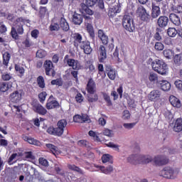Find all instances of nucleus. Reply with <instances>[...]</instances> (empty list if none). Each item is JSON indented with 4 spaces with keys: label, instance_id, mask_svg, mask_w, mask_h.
Here are the masks:
<instances>
[{
    "label": "nucleus",
    "instance_id": "obj_31",
    "mask_svg": "<svg viewBox=\"0 0 182 182\" xmlns=\"http://www.w3.org/2000/svg\"><path fill=\"white\" fill-rule=\"evenodd\" d=\"M39 18L41 19H43L45 16H49V11H48V8L46 6H40L39 8Z\"/></svg>",
    "mask_w": 182,
    "mask_h": 182
},
{
    "label": "nucleus",
    "instance_id": "obj_52",
    "mask_svg": "<svg viewBox=\"0 0 182 182\" xmlns=\"http://www.w3.org/2000/svg\"><path fill=\"white\" fill-rule=\"evenodd\" d=\"M99 2V0H86L85 4L86 6H95Z\"/></svg>",
    "mask_w": 182,
    "mask_h": 182
},
{
    "label": "nucleus",
    "instance_id": "obj_41",
    "mask_svg": "<svg viewBox=\"0 0 182 182\" xmlns=\"http://www.w3.org/2000/svg\"><path fill=\"white\" fill-rule=\"evenodd\" d=\"M102 96L104 98V100H105L107 103V106H112L113 103L112 102V100L110 99V96L108 95L106 92H102Z\"/></svg>",
    "mask_w": 182,
    "mask_h": 182
},
{
    "label": "nucleus",
    "instance_id": "obj_2",
    "mask_svg": "<svg viewBox=\"0 0 182 182\" xmlns=\"http://www.w3.org/2000/svg\"><path fill=\"white\" fill-rule=\"evenodd\" d=\"M26 19L19 17L13 23L11 27V36L13 39H18V35H23V25H25Z\"/></svg>",
    "mask_w": 182,
    "mask_h": 182
},
{
    "label": "nucleus",
    "instance_id": "obj_6",
    "mask_svg": "<svg viewBox=\"0 0 182 182\" xmlns=\"http://www.w3.org/2000/svg\"><path fill=\"white\" fill-rule=\"evenodd\" d=\"M122 26L128 32H133L136 31V27L134 26V23L133 22V18L130 15L125 14L122 18Z\"/></svg>",
    "mask_w": 182,
    "mask_h": 182
},
{
    "label": "nucleus",
    "instance_id": "obj_9",
    "mask_svg": "<svg viewBox=\"0 0 182 182\" xmlns=\"http://www.w3.org/2000/svg\"><path fill=\"white\" fill-rule=\"evenodd\" d=\"M85 19V25L87 28V31L89 33L90 38L95 39V29L93 28V26L92 25V18L90 16H83Z\"/></svg>",
    "mask_w": 182,
    "mask_h": 182
},
{
    "label": "nucleus",
    "instance_id": "obj_61",
    "mask_svg": "<svg viewBox=\"0 0 182 182\" xmlns=\"http://www.w3.org/2000/svg\"><path fill=\"white\" fill-rule=\"evenodd\" d=\"M60 29V27L59 26V24L58 23H54L53 25L50 26V31H59Z\"/></svg>",
    "mask_w": 182,
    "mask_h": 182
},
{
    "label": "nucleus",
    "instance_id": "obj_36",
    "mask_svg": "<svg viewBox=\"0 0 182 182\" xmlns=\"http://www.w3.org/2000/svg\"><path fill=\"white\" fill-rule=\"evenodd\" d=\"M68 168L71 170V171H75L76 173H79V174H83V171L82 168L76 166L75 164H68Z\"/></svg>",
    "mask_w": 182,
    "mask_h": 182
},
{
    "label": "nucleus",
    "instance_id": "obj_34",
    "mask_svg": "<svg viewBox=\"0 0 182 182\" xmlns=\"http://www.w3.org/2000/svg\"><path fill=\"white\" fill-rule=\"evenodd\" d=\"M102 163H109L110 164H113V156L109 154H105L102 156Z\"/></svg>",
    "mask_w": 182,
    "mask_h": 182
},
{
    "label": "nucleus",
    "instance_id": "obj_10",
    "mask_svg": "<svg viewBox=\"0 0 182 182\" xmlns=\"http://www.w3.org/2000/svg\"><path fill=\"white\" fill-rule=\"evenodd\" d=\"M43 66L46 70V76H50L51 72V76H53V77H55V76L56 75V71H55V66H53V63L50 60H46L44 62Z\"/></svg>",
    "mask_w": 182,
    "mask_h": 182
},
{
    "label": "nucleus",
    "instance_id": "obj_40",
    "mask_svg": "<svg viewBox=\"0 0 182 182\" xmlns=\"http://www.w3.org/2000/svg\"><path fill=\"white\" fill-rule=\"evenodd\" d=\"M100 168L104 174H110V173H112L113 171V166H109L107 168H105V166H100Z\"/></svg>",
    "mask_w": 182,
    "mask_h": 182
},
{
    "label": "nucleus",
    "instance_id": "obj_12",
    "mask_svg": "<svg viewBox=\"0 0 182 182\" xmlns=\"http://www.w3.org/2000/svg\"><path fill=\"white\" fill-rule=\"evenodd\" d=\"M9 99L11 103H19L22 100V91L20 90L13 91L9 95Z\"/></svg>",
    "mask_w": 182,
    "mask_h": 182
},
{
    "label": "nucleus",
    "instance_id": "obj_27",
    "mask_svg": "<svg viewBox=\"0 0 182 182\" xmlns=\"http://www.w3.org/2000/svg\"><path fill=\"white\" fill-rule=\"evenodd\" d=\"M159 85L164 92H168L171 89V84L167 80L159 81Z\"/></svg>",
    "mask_w": 182,
    "mask_h": 182
},
{
    "label": "nucleus",
    "instance_id": "obj_26",
    "mask_svg": "<svg viewBox=\"0 0 182 182\" xmlns=\"http://www.w3.org/2000/svg\"><path fill=\"white\" fill-rule=\"evenodd\" d=\"M83 15L75 13L73 16V23L74 25H81L83 22Z\"/></svg>",
    "mask_w": 182,
    "mask_h": 182
},
{
    "label": "nucleus",
    "instance_id": "obj_35",
    "mask_svg": "<svg viewBox=\"0 0 182 182\" xmlns=\"http://www.w3.org/2000/svg\"><path fill=\"white\" fill-rule=\"evenodd\" d=\"M14 69L17 73H18L19 77H22L25 75V68L19 64H15Z\"/></svg>",
    "mask_w": 182,
    "mask_h": 182
},
{
    "label": "nucleus",
    "instance_id": "obj_20",
    "mask_svg": "<svg viewBox=\"0 0 182 182\" xmlns=\"http://www.w3.org/2000/svg\"><path fill=\"white\" fill-rule=\"evenodd\" d=\"M51 97H53V95L50 96L46 105V109H48V110H50L52 109H56V107H59V102L55 100H50Z\"/></svg>",
    "mask_w": 182,
    "mask_h": 182
},
{
    "label": "nucleus",
    "instance_id": "obj_50",
    "mask_svg": "<svg viewBox=\"0 0 182 182\" xmlns=\"http://www.w3.org/2000/svg\"><path fill=\"white\" fill-rule=\"evenodd\" d=\"M154 49L156 50L158 52L160 50H163V49H164V44L161 42H156L154 46Z\"/></svg>",
    "mask_w": 182,
    "mask_h": 182
},
{
    "label": "nucleus",
    "instance_id": "obj_18",
    "mask_svg": "<svg viewBox=\"0 0 182 182\" xmlns=\"http://www.w3.org/2000/svg\"><path fill=\"white\" fill-rule=\"evenodd\" d=\"M161 96V92L160 90H154L149 93L148 97L151 102H157V100H159Z\"/></svg>",
    "mask_w": 182,
    "mask_h": 182
},
{
    "label": "nucleus",
    "instance_id": "obj_17",
    "mask_svg": "<svg viewBox=\"0 0 182 182\" xmlns=\"http://www.w3.org/2000/svg\"><path fill=\"white\" fill-rule=\"evenodd\" d=\"M151 16L154 19H156V18H159L160 15H161V10H160V6H156V3H151Z\"/></svg>",
    "mask_w": 182,
    "mask_h": 182
},
{
    "label": "nucleus",
    "instance_id": "obj_58",
    "mask_svg": "<svg viewBox=\"0 0 182 182\" xmlns=\"http://www.w3.org/2000/svg\"><path fill=\"white\" fill-rule=\"evenodd\" d=\"M176 87H177L178 90H181L182 92V80H178L174 82Z\"/></svg>",
    "mask_w": 182,
    "mask_h": 182
},
{
    "label": "nucleus",
    "instance_id": "obj_47",
    "mask_svg": "<svg viewBox=\"0 0 182 182\" xmlns=\"http://www.w3.org/2000/svg\"><path fill=\"white\" fill-rule=\"evenodd\" d=\"M51 85H56V86H63V81L60 78H57L55 80H51Z\"/></svg>",
    "mask_w": 182,
    "mask_h": 182
},
{
    "label": "nucleus",
    "instance_id": "obj_16",
    "mask_svg": "<svg viewBox=\"0 0 182 182\" xmlns=\"http://www.w3.org/2000/svg\"><path fill=\"white\" fill-rule=\"evenodd\" d=\"M168 17L166 16H161L157 19V25L159 28L164 29L168 25Z\"/></svg>",
    "mask_w": 182,
    "mask_h": 182
},
{
    "label": "nucleus",
    "instance_id": "obj_59",
    "mask_svg": "<svg viewBox=\"0 0 182 182\" xmlns=\"http://www.w3.org/2000/svg\"><path fill=\"white\" fill-rule=\"evenodd\" d=\"M149 79L150 82H156V80H157L159 77H157V74L152 73H150Z\"/></svg>",
    "mask_w": 182,
    "mask_h": 182
},
{
    "label": "nucleus",
    "instance_id": "obj_51",
    "mask_svg": "<svg viewBox=\"0 0 182 182\" xmlns=\"http://www.w3.org/2000/svg\"><path fill=\"white\" fill-rule=\"evenodd\" d=\"M87 68H88L90 72H91L92 73H94L95 68V65H93V63H92V61L88 60L87 61Z\"/></svg>",
    "mask_w": 182,
    "mask_h": 182
},
{
    "label": "nucleus",
    "instance_id": "obj_39",
    "mask_svg": "<svg viewBox=\"0 0 182 182\" xmlns=\"http://www.w3.org/2000/svg\"><path fill=\"white\" fill-rule=\"evenodd\" d=\"M178 33V30L176 28H168L167 30V34L170 36V38H176Z\"/></svg>",
    "mask_w": 182,
    "mask_h": 182
},
{
    "label": "nucleus",
    "instance_id": "obj_56",
    "mask_svg": "<svg viewBox=\"0 0 182 182\" xmlns=\"http://www.w3.org/2000/svg\"><path fill=\"white\" fill-rule=\"evenodd\" d=\"M173 11L175 14H182V6L178 5L173 7Z\"/></svg>",
    "mask_w": 182,
    "mask_h": 182
},
{
    "label": "nucleus",
    "instance_id": "obj_64",
    "mask_svg": "<svg viewBox=\"0 0 182 182\" xmlns=\"http://www.w3.org/2000/svg\"><path fill=\"white\" fill-rule=\"evenodd\" d=\"M38 35H39V30L35 29L31 31V36L32 38H34V39H37Z\"/></svg>",
    "mask_w": 182,
    "mask_h": 182
},
{
    "label": "nucleus",
    "instance_id": "obj_8",
    "mask_svg": "<svg viewBox=\"0 0 182 182\" xmlns=\"http://www.w3.org/2000/svg\"><path fill=\"white\" fill-rule=\"evenodd\" d=\"M31 107L33 112L37 113V114H40V116H45L48 113L46 108L43 107V105L38 101L32 102Z\"/></svg>",
    "mask_w": 182,
    "mask_h": 182
},
{
    "label": "nucleus",
    "instance_id": "obj_24",
    "mask_svg": "<svg viewBox=\"0 0 182 182\" xmlns=\"http://www.w3.org/2000/svg\"><path fill=\"white\" fill-rule=\"evenodd\" d=\"M98 38L100 39L102 43L105 46L109 43V37L105 33L103 30L98 31Z\"/></svg>",
    "mask_w": 182,
    "mask_h": 182
},
{
    "label": "nucleus",
    "instance_id": "obj_15",
    "mask_svg": "<svg viewBox=\"0 0 182 182\" xmlns=\"http://www.w3.org/2000/svg\"><path fill=\"white\" fill-rule=\"evenodd\" d=\"M86 90L90 95H95L96 92V82H95L93 78H90L88 80Z\"/></svg>",
    "mask_w": 182,
    "mask_h": 182
},
{
    "label": "nucleus",
    "instance_id": "obj_54",
    "mask_svg": "<svg viewBox=\"0 0 182 182\" xmlns=\"http://www.w3.org/2000/svg\"><path fill=\"white\" fill-rule=\"evenodd\" d=\"M173 62L176 65H180V62H181V55L180 54H176L173 57Z\"/></svg>",
    "mask_w": 182,
    "mask_h": 182
},
{
    "label": "nucleus",
    "instance_id": "obj_29",
    "mask_svg": "<svg viewBox=\"0 0 182 182\" xmlns=\"http://www.w3.org/2000/svg\"><path fill=\"white\" fill-rule=\"evenodd\" d=\"M173 132H176V133H180L182 132V119L178 118L174 123L173 126Z\"/></svg>",
    "mask_w": 182,
    "mask_h": 182
},
{
    "label": "nucleus",
    "instance_id": "obj_13",
    "mask_svg": "<svg viewBox=\"0 0 182 182\" xmlns=\"http://www.w3.org/2000/svg\"><path fill=\"white\" fill-rule=\"evenodd\" d=\"M99 52V62L100 63H105V60L107 59V50H106V47L103 45H100L98 48Z\"/></svg>",
    "mask_w": 182,
    "mask_h": 182
},
{
    "label": "nucleus",
    "instance_id": "obj_22",
    "mask_svg": "<svg viewBox=\"0 0 182 182\" xmlns=\"http://www.w3.org/2000/svg\"><path fill=\"white\" fill-rule=\"evenodd\" d=\"M169 102L173 107H177L178 109L181 107V101L174 95H171L169 97Z\"/></svg>",
    "mask_w": 182,
    "mask_h": 182
},
{
    "label": "nucleus",
    "instance_id": "obj_5",
    "mask_svg": "<svg viewBox=\"0 0 182 182\" xmlns=\"http://www.w3.org/2000/svg\"><path fill=\"white\" fill-rule=\"evenodd\" d=\"M148 63H151L153 70L159 75H164L168 73V67L164 61L159 59L153 61L152 58H149Z\"/></svg>",
    "mask_w": 182,
    "mask_h": 182
},
{
    "label": "nucleus",
    "instance_id": "obj_19",
    "mask_svg": "<svg viewBox=\"0 0 182 182\" xmlns=\"http://www.w3.org/2000/svg\"><path fill=\"white\" fill-rule=\"evenodd\" d=\"M74 46L78 48L80 45L83 42V37L79 33H75L72 36Z\"/></svg>",
    "mask_w": 182,
    "mask_h": 182
},
{
    "label": "nucleus",
    "instance_id": "obj_1",
    "mask_svg": "<svg viewBox=\"0 0 182 182\" xmlns=\"http://www.w3.org/2000/svg\"><path fill=\"white\" fill-rule=\"evenodd\" d=\"M128 163L130 164H149L154 161L155 166H166L168 163V159L164 156H157L154 159L149 155H131L127 158Z\"/></svg>",
    "mask_w": 182,
    "mask_h": 182
},
{
    "label": "nucleus",
    "instance_id": "obj_46",
    "mask_svg": "<svg viewBox=\"0 0 182 182\" xmlns=\"http://www.w3.org/2000/svg\"><path fill=\"white\" fill-rule=\"evenodd\" d=\"M1 79L2 80L7 82L8 80H11V79H12V75L11 73H4L1 75Z\"/></svg>",
    "mask_w": 182,
    "mask_h": 182
},
{
    "label": "nucleus",
    "instance_id": "obj_7",
    "mask_svg": "<svg viewBox=\"0 0 182 182\" xmlns=\"http://www.w3.org/2000/svg\"><path fill=\"white\" fill-rule=\"evenodd\" d=\"M137 14L139 15V19L142 21V22H145L146 23L151 22L152 17L149 13H147V10H146L144 6H139L137 9Z\"/></svg>",
    "mask_w": 182,
    "mask_h": 182
},
{
    "label": "nucleus",
    "instance_id": "obj_14",
    "mask_svg": "<svg viewBox=\"0 0 182 182\" xmlns=\"http://www.w3.org/2000/svg\"><path fill=\"white\" fill-rule=\"evenodd\" d=\"M82 50H83L85 55H90L93 49L90 46V41H83L80 46H78Z\"/></svg>",
    "mask_w": 182,
    "mask_h": 182
},
{
    "label": "nucleus",
    "instance_id": "obj_57",
    "mask_svg": "<svg viewBox=\"0 0 182 182\" xmlns=\"http://www.w3.org/2000/svg\"><path fill=\"white\" fill-rule=\"evenodd\" d=\"M38 161H39V164L41 166H43L44 167H48V166L49 164L48 162V160L45 159V158H40L38 159Z\"/></svg>",
    "mask_w": 182,
    "mask_h": 182
},
{
    "label": "nucleus",
    "instance_id": "obj_3",
    "mask_svg": "<svg viewBox=\"0 0 182 182\" xmlns=\"http://www.w3.org/2000/svg\"><path fill=\"white\" fill-rule=\"evenodd\" d=\"M68 126V121L66 119H60L57 122V127L54 128L53 126H50L48 127L46 132L48 134L51 136H57L60 137L65 133V129Z\"/></svg>",
    "mask_w": 182,
    "mask_h": 182
},
{
    "label": "nucleus",
    "instance_id": "obj_11",
    "mask_svg": "<svg viewBox=\"0 0 182 182\" xmlns=\"http://www.w3.org/2000/svg\"><path fill=\"white\" fill-rule=\"evenodd\" d=\"M159 175L164 178L173 179L174 178V169L171 167L166 166L160 171Z\"/></svg>",
    "mask_w": 182,
    "mask_h": 182
},
{
    "label": "nucleus",
    "instance_id": "obj_4",
    "mask_svg": "<svg viewBox=\"0 0 182 182\" xmlns=\"http://www.w3.org/2000/svg\"><path fill=\"white\" fill-rule=\"evenodd\" d=\"M64 60H66L67 65H68L70 68H73V70H71V75L74 77L75 82H79V77H77L79 71L77 70H80V69H82L80 62L73 58H69V55H66L65 56Z\"/></svg>",
    "mask_w": 182,
    "mask_h": 182
},
{
    "label": "nucleus",
    "instance_id": "obj_53",
    "mask_svg": "<svg viewBox=\"0 0 182 182\" xmlns=\"http://www.w3.org/2000/svg\"><path fill=\"white\" fill-rule=\"evenodd\" d=\"M18 156V154L15 153V154H12L10 157L9 158L8 160V164L9 166H12V164H14V160H15V159H16V157Z\"/></svg>",
    "mask_w": 182,
    "mask_h": 182
},
{
    "label": "nucleus",
    "instance_id": "obj_28",
    "mask_svg": "<svg viewBox=\"0 0 182 182\" xmlns=\"http://www.w3.org/2000/svg\"><path fill=\"white\" fill-rule=\"evenodd\" d=\"M117 14H120V8L119 7V6H114L108 11V16L109 18H114V16H116Z\"/></svg>",
    "mask_w": 182,
    "mask_h": 182
},
{
    "label": "nucleus",
    "instance_id": "obj_42",
    "mask_svg": "<svg viewBox=\"0 0 182 182\" xmlns=\"http://www.w3.org/2000/svg\"><path fill=\"white\" fill-rule=\"evenodd\" d=\"M87 100L89 103H95V102H97L99 100V96L97 94H95L94 95H89L87 97Z\"/></svg>",
    "mask_w": 182,
    "mask_h": 182
},
{
    "label": "nucleus",
    "instance_id": "obj_62",
    "mask_svg": "<svg viewBox=\"0 0 182 182\" xmlns=\"http://www.w3.org/2000/svg\"><path fill=\"white\" fill-rule=\"evenodd\" d=\"M122 118L124 120H127V119H130V112H129V110H124L123 112Z\"/></svg>",
    "mask_w": 182,
    "mask_h": 182
},
{
    "label": "nucleus",
    "instance_id": "obj_25",
    "mask_svg": "<svg viewBox=\"0 0 182 182\" xmlns=\"http://www.w3.org/2000/svg\"><path fill=\"white\" fill-rule=\"evenodd\" d=\"M169 19L173 25H176V26H180L181 25V20L176 14H171L169 15Z\"/></svg>",
    "mask_w": 182,
    "mask_h": 182
},
{
    "label": "nucleus",
    "instance_id": "obj_37",
    "mask_svg": "<svg viewBox=\"0 0 182 182\" xmlns=\"http://www.w3.org/2000/svg\"><path fill=\"white\" fill-rule=\"evenodd\" d=\"M37 85L41 89H45V78H43L42 75H40L37 77Z\"/></svg>",
    "mask_w": 182,
    "mask_h": 182
},
{
    "label": "nucleus",
    "instance_id": "obj_32",
    "mask_svg": "<svg viewBox=\"0 0 182 182\" xmlns=\"http://www.w3.org/2000/svg\"><path fill=\"white\" fill-rule=\"evenodd\" d=\"M3 56V65L4 66H8L9 65V60H11V53L9 52L6 51L2 55Z\"/></svg>",
    "mask_w": 182,
    "mask_h": 182
},
{
    "label": "nucleus",
    "instance_id": "obj_49",
    "mask_svg": "<svg viewBox=\"0 0 182 182\" xmlns=\"http://www.w3.org/2000/svg\"><path fill=\"white\" fill-rule=\"evenodd\" d=\"M46 96H48V94L46 93V92H42L38 95V99L41 103H43V102L46 100Z\"/></svg>",
    "mask_w": 182,
    "mask_h": 182
},
{
    "label": "nucleus",
    "instance_id": "obj_23",
    "mask_svg": "<svg viewBox=\"0 0 182 182\" xmlns=\"http://www.w3.org/2000/svg\"><path fill=\"white\" fill-rule=\"evenodd\" d=\"M105 70L107 72V75L110 79V80H114L116 79V70L112 68L110 65H107Z\"/></svg>",
    "mask_w": 182,
    "mask_h": 182
},
{
    "label": "nucleus",
    "instance_id": "obj_43",
    "mask_svg": "<svg viewBox=\"0 0 182 182\" xmlns=\"http://www.w3.org/2000/svg\"><path fill=\"white\" fill-rule=\"evenodd\" d=\"M160 32H161V28H156V33L154 36L155 41H158L159 42H160V41L162 39L161 36L160 35Z\"/></svg>",
    "mask_w": 182,
    "mask_h": 182
},
{
    "label": "nucleus",
    "instance_id": "obj_45",
    "mask_svg": "<svg viewBox=\"0 0 182 182\" xmlns=\"http://www.w3.org/2000/svg\"><path fill=\"white\" fill-rule=\"evenodd\" d=\"M83 100H85V97L82 93L77 92V95H75V102H77V103H82L83 102Z\"/></svg>",
    "mask_w": 182,
    "mask_h": 182
},
{
    "label": "nucleus",
    "instance_id": "obj_48",
    "mask_svg": "<svg viewBox=\"0 0 182 182\" xmlns=\"http://www.w3.org/2000/svg\"><path fill=\"white\" fill-rule=\"evenodd\" d=\"M36 57L39 58L40 59H43V58H45V56H46V51L43 50H38L36 52Z\"/></svg>",
    "mask_w": 182,
    "mask_h": 182
},
{
    "label": "nucleus",
    "instance_id": "obj_33",
    "mask_svg": "<svg viewBox=\"0 0 182 182\" xmlns=\"http://www.w3.org/2000/svg\"><path fill=\"white\" fill-rule=\"evenodd\" d=\"M46 146L47 149H49L51 153L54 154V156H56V154H59V148L58 146L52 144H46Z\"/></svg>",
    "mask_w": 182,
    "mask_h": 182
},
{
    "label": "nucleus",
    "instance_id": "obj_55",
    "mask_svg": "<svg viewBox=\"0 0 182 182\" xmlns=\"http://www.w3.org/2000/svg\"><path fill=\"white\" fill-rule=\"evenodd\" d=\"M89 136H90V137H93L94 139H95V140H97V141H100V139L99 138V136L96 135V132H95V131L90 130L88 132Z\"/></svg>",
    "mask_w": 182,
    "mask_h": 182
},
{
    "label": "nucleus",
    "instance_id": "obj_60",
    "mask_svg": "<svg viewBox=\"0 0 182 182\" xmlns=\"http://www.w3.org/2000/svg\"><path fill=\"white\" fill-rule=\"evenodd\" d=\"M113 56L116 59V60H117V62L119 63L122 62V60H120V58H119V48H115V50L113 53Z\"/></svg>",
    "mask_w": 182,
    "mask_h": 182
},
{
    "label": "nucleus",
    "instance_id": "obj_44",
    "mask_svg": "<svg viewBox=\"0 0 182 182\" xmlns=\"http://www.w3.org/2000/svg\"><path fill=\"white\" fill-rule=\"evenodd\" d=\"M9 90V85L6 82H1L0 83V92H8Z\"/></svg>",
    "mask_w": 182,
    "mask_h": 182
},
{
    "label": "nucleus",
    "instance_id": "obj_38",
    "mask_svg": "<svg viewBox=\"0 0 182 182\" xmlns=\"http://www.w3.org/2000/svg\"><path fill=\"white\" fill-rule=\"evenodd\" d=\"M163 55L166 59H171L174 56V52L170 49H165L163 51Z\"/></svg>",
    "mask_w": 182,
    "mask_h": 182
},
{
    "label": "nucleus",
    "instance_id": "obj_63",
    "mask_svg": "<svg viewBox=\"0 0 182 182\" xmlns=\"http://www.w3.org/2000/svg\"><path fill=\"white\" fill-rule=\"evenodd\" d=\"M73 120L75 123H82V115L77 114L73 117Z\"/></svg>",
    "mask_w": 182,
    "mask_h": 182
},
{
    "label": "nucleus",
    "instance_id": "obj_21",
    "mask_svg": "<svg viewBox=\"0 0 182 182\" xmlns=\"http://www.w3.org/2000/svg\"><path fill=\"white\" fill-rule=\"evenodd\" d=\"M21 139H23L24 140V141H28L29 143V144H33L34 146H41V141L36 139L35 138L28 136L26 134H23L21 136Z\"/></svg>",
    "mask_w": 182,
    "mask_h": 182
},
{
    "label": "nucleus",
    "instance_id": "obj_30",
    "mask_svg": "<svg viewBox=\"0 0 182 182\" xmlns=\"http://www.w3.org/2000/svg\"><path fill=\"white\" fill-rule=\"evenodd\" d=\"M60 26L64 32H68L69 29H70V27L69 26V23L66 21V19L63 17H62L60 20Z\"/></svg>",
    "mask_w": 182,
    "mask_h": 182
}]
</instances>
